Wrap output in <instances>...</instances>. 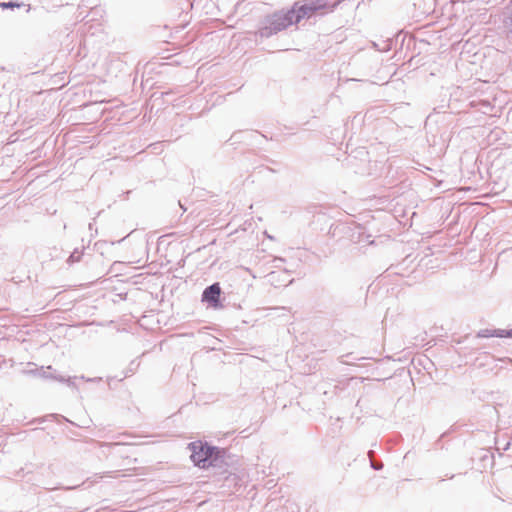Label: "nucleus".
<instances>
[{
    "instance_id": "3",
    "label": "nucleus",
    "mask_w": 512,
    "mask_h": 512,
    "mask_svg": "<svg viewBox=\"0 0 512 512\" xmlns=\"http://www.w3.org/2000/svg\"><path fill=\"white\" fill-rule=\"evenodd\" d=\"M294 24V17L291 10L285 13H277L273 16L271 25L275 30H282Z\"/></svg>"
},
{
    "instance_id": "1",
    "label": "nucleus",
    "mask_w": 512,
    "mask_h": 512,
    "mask_svg": "<svg viewBox=\"0 0 512 512\" xmlns=\"http://www.w3.org/2000/svg\"><path fill=\"white\" fill-rule=\"evenodd\" d=\"M188 448L191 451L190 458L192 462L202 469L214 466L220 458V451L217 448L211 447L202 441L192 442Z\"/></svg>"
},
{
    "instance_id": "4",
    "label": "nucleus",
    "mask_w": 512,
    "mask_h": 512,
    "mask_svg": "<svg viewBox=\"0 0 512 512\" xmlns=\"http://www.w3.org/2000/svg\"><path fill=\"white\" fill-rule=\"evenodd\" d=\"M316 9H317L316 6H311V5H302V6L295 5L291 9V12L293 13V17H294V23H298L302 19L310 17L315 12Z\"/></svg>"
},
{
    "instance_id": "2",
    "label": "nucleus",
    "mask_w": 512,
    "mask_h": 512,
    "mask_svg": "<svg viewBox=\"0 0 512 512\" xmlns=\"http://www.w3.org/2000/svg\"><path fill=\"white\" fill-rule=\"evenodd\" d=\"M221 293L222 291L219 283H214L204 290L202 294V301L209 303V305L215 309L220 308Z\"/></svg>"
}]
</instances>
